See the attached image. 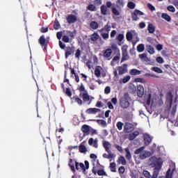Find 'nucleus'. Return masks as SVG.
<instances>
[{
    "label": "nucleus",
    "mask_w": 178,
    "mask_h": 178,
    "mask_svg": "<svg viewBox=\"0 0 178 178\" xmlns=\"http://www.w3.org/2000/svg\"><path fill=\"white\" fill-rule=\"evenodd\" d=\"M177 111V104H175L173 107H172V110H171V115H172V116H175V115H176V111Z\"/></svg>",
    "instance_id": "nucleus-52"
},
{
    "label": "nucleus",
    "mask_w": 178,
    "mask_h": 178,
    "mask_svg": "<svg viewBox=\"0 0 178 178\" xmlns=\"http://www.w3.org/2000/svg\"><path fill=\"white\" fill-rule=\"evenodd\" d=\"M111 49L117 52V54H120V50L118 49V45L115 43L111 45Z\"/></svg>",
    "instance_id": "nucleus-42"
},
{
    "label": "nucleus",
    "mask_w": 178,
    "mask_h": 178,
    "mask_svg": "<svg viewBox=\"0 0 178 178\" xmlns=\"http://www.w3.org/2000/svg\"><path fill=\"white\" fill-rule=\"evenodd\" d=\"M104 94L108 95V94H111V86H106L104 89Z\"/></svg>",
    "instance_id": "nucleus-63"
},
{
    "label": "nucleus",
    "mask_w": 178,
    "mask_h": 178,
    "mask_svg": "<svg viewBox=\"0 0 178 178\" xmlns=\"http://www.w3.org/2000/svg\"><path fill=\"white\" fill-rule=\"evenodd\" d=\"M152 70H153V72H155L156 73H159V74L163 73V70H162V69H161V68H159L158 67H152Z\"/></svg>",
    "instance_id": "nucleus-41"
},
{
    "label": "nucleus",
    "mask_w": 178,
    "mask_h": 178,
    "mask_svg": "<svg viewBox=\"0 0 178 178\" xmlns=\"http://www.w3.org/2000/svg\"><path fill=\"white\" fill-rule=\"evenodd\" d=\"M90 129H91V127L87 124H83L81 127V131H83L84 137L90 134Z\"/></svg>",
    "instance_id": "nucleus-10"
},
{
    "label": "nucleus",
    "mask_w": 178,
    "mask_h": 178,
    "mask_svg": "<svg viewBox=\"0 0 178 178\" xmlns=\"http://www.w3.org/2000/svg\"><path fill=\"white\" fill-rule=\"evenodd\" d=\"M38 42L40 45L42 47V48H43L44 50L48 48V44L49 42L47 40V39L45 38V35H41L38 40Z\"/></svg>",
    "instance_id": "nucleus-4"
},
{
    "label": "nucleus",
    "mask_w": 178,
    "mask_h": 178,
    "mask_svg": "<svg viewBox=\"0 0 178 178\" xmlns=\"http://www.w3.org/2000/svg\"><path fill=\"white\" fill-rule=\"evenodd\" d=\"M130 79H131V76H124L122 79V81L123 83V84H126V83H129V81H130Z\"/></svg>",
    "instance_id": "nucleus-46"
},
{
    "label": "nucleus",
    "mask_w": 178,
    "mask_h": 178,
    "mask_svg": "<svg viewBox=\"0 0 178 178\" xmlns=\"http://www.w3.org/2000/svg\"><path fill=\"white\" fill-rule=\"evenodd\" d=\"M99 38V35L97 33H94L91 35V41H97Z\"/></svg>",
    "instance_id": "nucleus-34"
},
{
    "label": "nucleus",
    "mask_w": 178,
    "mask_h": 178,
    "mask_svg": "<svg viewBox=\"0 0 178 178\" xmlns=\"http://www.w3.org/2000/svg\"><path fill=\"white\" fill-rule=\"evenodd\" d=\"M173 98L174 96L172 91L168 92L166 95V104L168 108H172V105H173Z\"/></svg>",
    "instance_id": "nucleus-5"
},
{
    "label": "nucleus",
    "mask_w": 178,
    "mask_h": 178,
    "mask_svg": "<svg viewBox=\"0 0 178 178\" xmlns=\"http://www.w3.org/2000/svg\"><path fill=\"white\" fill-rule=\"evenodd\" d=\"M90 27L92 29V30H97V29L99 27V25L98 24V22L95 21H92L90 24Z\"/></svg>",
    "instance_id": "nucleus-29"
},
{
    "label": "nucleus",
    "mask_w": 178,
    "mask_h": 178,
    "mask_svg": "<svg viewBox=\"0 0 178 178\" xmlns=\"http://www.w3.org/2000/svg\"><path fill=\"white\" fill-rule=\"evenodd\" d=\"M62 41L67 44L68 42H70V38H69V36L64 35H63Z\"/></svg>",
    "instance_id": "nucleus-49"
},
{
    "label": "nucleus",
    "mask_w": 178,
    "mask_h": 178,
    "mask_svg": "<svg viewBox=\"0 0 178 178\" xmlns=\"http://www.w3.org/2000/svg\"><path fill=\"white\" fill-rule=\"evenodd\" d=\"M147 30L149 34H154V33H155V27L154 24H149L147 26Z\"/></svg>",
    "instance_id": "nucleus-28"
},
{
    "label": "nucleus",
    "mask_w": 178,
    "mask_h": 178,
    "mask_svg": "<svg viewBox=\"0 0 178 178\" xmlns=\"http://www.w3.org/2000/svg\"><path fill=\"white\" fill-rule=\"evenodd\" d=\"M82 98L83 102H88V101H90V95H88V93H83L82 95Z\"/></svg>",
    "instance_id": "nucleus-36"
},
{
    "label": "nucleus",
    "mask_w": 178,
    "mask_h": 178,
    "mask_svg": "<svg viewBox=\"0 0 178 178\" xmlns=\"http://www.w3.org/2000/svg\"><path fill=\"white\" fill-rule=\"evenodd\" d=\"M131 178H138V174L137 171L132 172L131 174Z\"/></svg>",
    "instance_id": "nucleus-64"
},
{
    "label": "nucleus",
    "mask_w": 178,
    "mask_h": 178,
    "mask_svg": "<svg viewBox=\"0 0 178 178\" xmlns=\"http://www.w3.org/2000/svg\"><path fill=\"white\" fill-rule=\"evenodd\" d=\"M112 13L115 16H120V13L119 12V10L116 9V8H112Z\"/></svg>",
    "instance_id": "nucleus-51"
},
{
    "label": "nucleus",
    "mask_w": 178,
    "mask_h": 178,
    "mask_svg": "<svg viewBox=\"0 0 178 178\" xmlns=\"http://www.w3.org/2000/svg\"><path fill=\"white\" fill-rule=\"evenodd\" d=\"M103 147L105 149L106 152H111V149H109L111 147V145L109 142H108L106 140L104 141L103 142Z\"/></svg>",
    "instance_id": "nucleus-17"
},
{
    "label": "nucleus",
    "mask_w": 178,
    "mask_h": 178,
    "mask_svg": "<svg viewBox=\"0 0 178 178\" xmlns=\"http://www.w3.org/2000/svg\"><path fill=\"white\" fill-rule=\"evenodd\" d=\"M54 30H59L60 29V24L59 23V21L58 19H55L54 21Z\"/></svg>",
    "instance_id": "nucleus-33"
},
{
    "label": "nucleus",
    "mask_w": 178,
    "mask_h": 178,
    "mask_svg": "<svg viewBox=\"0 0 178 178\" xmlns=\"http://www.w3.org/2000/svg\"><path fill=\"white\" fill-rule=\"evenodd\" d=\"M140 132H138V131H135L133 133L130 134L129 135V140L130 141H133V140H134V138H136L138 136H139Z\"/></svg>",
    "instance_id": "nucleus-18"
},
{
    "label": "nucleus",
    "mask_w": 178,
    "mask_h": 178,
    "mask_svg": "<svg viewBox=\"0 0 178 178\" xmlns=\"http://www.w3.org/2000/svg\"><path fill=\"white\" fill-rule=\"evenodd\" d=\"M123 126H124V124L120 121L118 122L116 124L117 129L120 131L123 129Z\"/></svg>",
    "instance_id": "nucleus-44"
},
{
    "label": "nucleus",
    "mask_w": 178,
    "mask_h": 178,
    "mask_svg": "<svg viewBox=\"0 0 178 178\" xmlns=\"http://www.w3.org/2000/svg\"><path fill=\"white\" fill-rule=\"evenodd\" d=\"M125 152L127 153L125 155L126 159H127V161H130V159H131V153L130 152V149H129V147L125 148Z\"/></svg>",
    "instance_id": "nucleus-30"
},
{
    "label": "nucleus",
    "mask_w": 178,
    "mask_h": 178,
    "mask_svg": "<svg viewBox=\"0 0 178 178\" xmlns=\"http://www.w3.org/2000/svg\"><path fill=\"white\" fill-rule=\"evenodd\" d=\"M126 37H127V41H131V40H133V33L128 32L127 33Z\"/></svg>",
    "instance_id": "nucleus-54"
},
{
    "label": "nucleus",
    "mask_w": 178,
    "mask_h": 178,
    "mask_svg": "<svg viewBox=\"0 0 178 178\" xmlns=\"http://www.w3.org/2000/svg\"><path fill=\"white\" fill-rule=\"evenodd\" d=\"M134 81L135 83H141L142 84L147 83V81L144 78H136Z\"/></svg>",
    "instance_id": "nucleus-37"
},
{
    "label": "nucleus",
    "mask_w": 178,
    "mask_h": 178,
    "mask_svg": "<svg viewBox=\"0 0 178 178\" xmlns=\"http://www.w3.org/2000/svg\"><path fill=\"white\" fill-rule=\"evenodd\" d=\"M120 60V53H118L117 56H114L111 62V66H115L116 63H119Z\"/></svg>",
    "instance_id": "nucleus-15"
},
{
    "label": "nucleus",
    "mask_w": 178,
    "mask_h": 178,
    "mask_svg": "<svg viewBox=\"0 0 178 178\" xmlns=\"http://www.w3.org/2000/svg\"><path fill=\"white\" fill-rule=\"evenodd\" d=\"M130 101H131V97L129 92H125L124 95L120 99V106L122 109H127L130 106Z\"/></svg>",
    "instance_id": "nucleus-1"
},
{
    "label": "nucleus",
    "mask_w": 178,
    "mask_h": 178,
    "mask_svg": "<svg viewBox=\"0 0 178 178\" xmlns=\"http://www.w3.org/2000/svg\"><path fill=\"white\" fill-rule=\"evenodd\" d=\"M117 162H118V163H121V165H126V163H126V159L123 156H120L118 158Z\"/></svg>",
    "instance_id": "nucleus-32"
},
{
    "label": "nucleus",
    "mask_w": 178,
    "mask_h": 178,
    "mask_svg": "<svg viewBox=\"0 0 178 178\" xmlns=\"http://www.w3.org/2000/svg\"><path fill=\"white\" fill-rule=\"evenodd\" d=\"M56 37L58 40H62V37H63V31H58L56 33Z\"/></svg>",
    "instance_id": "nucleus-61"
},
{
    "label": "nucleus",
    "mask_w": 178,
    "mask_h": 178,
    "mask_svg": "<svg viewBox=\"0 0 178 178\" xmlns=\"http://www.w3.org/2000/svg\"><path fill=\"white\" fill-rule=\"evenodd\" d=\"M117 40L120 42H122L123 41V40H124V35L120 33L118 35Z\"/></svg>",
    "instance_id": "nucleus-56"
},
{
    "label": "nucleus",
    "mask_w": 178,
    "mask_h": 178,
    "mask_svg": "<svg viewBox=\"0 0 178 178\" xmlns=\"http://www.w3.org/2000/svg\"><path fill=\"white\" fill-rule=\"evenodd\" d=\"M136 92L139 98H143V97L144 96V86H143L142 85H138Z\"/></svg>",
    "instance_id": "nucleus-9"
},
{
    "label": "nucleus",
    "mask_w": 178,
    "mask_h": 178,
    "mask_svg": "<svg viewBox=\"0 0 178 178\" xmlns=\"http://www.w3.org/2000/svg\"><path fill=\"white\" fill-rule=\"evenodd\" d=\"M134 130V125L130 122H126L124 126V133H131Z\"/></svg>",
    "instance_id": "nucleus-7"
},
{
    "label": "nucleus",
    "mask_w": 178,
    "mask_h": 178,
    "mask_svg": "<svg viewBox=\"0 0 178 178\" xmlns=\"http://www.w3.org/2000/svg\"><path fill=\"white\" fill-rule=\"evenodd\" d=\"M102 52H103V56L104 58H111L112 55V49H107Z\"/></svg>",
    "instance_id": "nucleus-19"
},
{
    "label": "nucleus",
    "mask_w": 178,
    "mask_h": 178,
    "mask_svg": "<svg viewBox=\"0 0 178 178\" xmlns=\"http://www.w3.org/2000/svg\"><path fill=\"white\" fill-rule=\"evenodd\" d=\"M76 30H74V31H67V34H69V35H70V38H71V40H74V36L76 35Z\"/></svg>",
    "instance_id": "nucleus-48"
},
{
    "label": "nucleus",
    "mask_w": 178,
    "mask_h": 178,
    "mask_svg": "<svg viewBox=\"0 0 178 178\" xmlns=\"http://www.w3.org/2000/svg\"><path fill=\"white\" fill-rule=\"evenodd\" d=\"M129 74L131 76H138L141 74V71L137 69H132L130 70Z\"/></svg>",
    "instance_id": "nucleus-25"
},
{
    "label": "nucleus",
    "mask_w": 178,
    "mask_h": 178,
    "mask_svg": "<svg viewBox=\"0 0 178 178\" xmlns=\"http://www.w3.org/2000/svg\"><path fill=\"white\" fill-rule=\"evenodd\" d=\"M86 9L90 12H97V6H95L94 4H89Z\"/></svg>",
    "instance_id": "nucleus-31"
},
{
    "label": "nucleus",
    "mask_w": 178,
    "mask_h": 178,
    "mask_svg": "<svg viewBox=\"0 0 178 178\" xmlns=\"http://www.w3.org/2000/svg\"><path fill=\"white\" fill-rule=\"evenodd\" d=\"M170 172H172V170L169 168L166 172L165 177L160 176L159 178H172V174H170Z\"/></svg>",
    "instance_id": "nucleus-35"
},
{
    "label": "nucleus",
    "mask_w": 178,
    "mask_h": 178,
    "mask_svg": "<svg viewBox=\"0 0 178 178\" xmlns=\"http://www.w3.org/2000/svg\"><path fill=\"white\" fill-rule=\"evenodd\" d=\"M168 10H169V12H172V13H175V12H176V8L173 6H168L167 7Z\"/></svg>",
    "instance_id": "nucleus-60"
},
{
    "label": "nucleus",
    "mask_w": 178,
    "mask_h": 178,
    "mask_svg": "<svg viewBox=\"0 0 178 178\" xmlns=\"http://www.w3.org/2000/svg\"><path fill=\"white\" fill-rule=\"evenodd\" d=\"M161 17L164 19V20H166V22H170V20H172V18L167 13H163Z\"/></svg>",
    "instance_id": "nucleus-38"
},
{
    "label": "nucleus",
    "mask_w": 178,
    "mask_h": 178,
    "mask_svg": "<svg viewBox=\"0 0 178 178\" xmlns=\"http://www.w3.org/2000/svg\"><path fill=\"white\" fill-rule=\"evenodd\" d=\"M111 29L112 26L111 24H109V22H108L107 24L99 31V33H101L100 35L104 41L109 40V31H111Z\"/></svg>",
    "instance_id": "nucleus-2"
},
{
    "label": "nucleus",
    "mask_w": 178,
    "mask_h": 178,
    "mask_svg": "<svg viewBox=\"0 0 178 178\" xmlns=\"http://www.w3.org/2000/svg\"><path fill=\"white\" fill-rule=\"evenodd\" d=\"M162 161H161L160 159H158V160L154 163V169L156 170H161V169H162Z\"/></svg>",
    "instance_id": "nucleus-16"
},
{
    "label": "nucleus",
    "mask_w": 178,
    "mask_h": 178,
    "mask_svg": "<svg viewBox=\"0 0 178 178\" xmlns=\"http://www.w3.org/2000/svg\"><path fill=\"white\" fill-rule=\"evenodd\" d=\"M149 156H150L149 152L145 151L140 153L139 158L140 159H146V158H149Z\"/></svg>",
    "instance_id": "nucleus-23"
},
{
    "label": "nucleus",
    "mask_w": 178,
    "mask_h": 178,
    "mask_svg": "<svg viewBox=\"0 0 178 178\" xmlns=\"http://www.w3.org/2000/svg\"><path fill=\"white\" fill-rule=\"evenodd\" d=\"M143 140L145 141V145H149V144H151L152 142V138L147 134L143 135Z\"/></svg>",
    "instance_id": "nucleus-14"
},
{
    "label": "nucleus",
    "mask_w": 178,
    "mask_h": 178,
    "mask_svg": "<svg viewBox=\"0 0 178 178\" xmlns=\"http://www.w3.org/2000/svg\"><path fill=\"white\" fill-rule=\"evenodd\" d=\"M98 176H106V172L104 170H97Z\"/></svg>",
    "instance_id": "nucleus-59"
},
{
    "label": "nucleus",
    "mask_w": 178,
    "mask_h": 178,
    "mask_svg": "<svg viewBox=\"0 0 178 178\" xmlns=\"http://www.w3.org/2000/svg\"><path fill=\"white\" fill-rule=\"evenodd\" d=\"M79 152H81V154H86V152H87V147H86V145H83V143H81L79 146Z\"/></svg>",
    "instance_id": "nucleus-27"
},
{
    "label": "nucleus",
    "mask_w": 178,
    "mask_h": 178,
    "mask_svg": "<svg viewBox=\"0 0 178 178\" xmlns=\"http://www.w3.org/2000/svg\"><path fill=\"white\" fill-rule=\"evenodd\" d=\"M118 8H123L124 6V1L123 0H117Z\"/></svg>",
    "instance_id": "nucleus-45"
},
{
    "label": "nucleus",
    "mask_w": 178,
    "mask_h": 178,
    "mask_svg": "<svg viewBox=\"0 0 178 178\" xmlns=\"http://www.w3.org/2000/svg\"><path fill=\"white\" fill-rule=\"evenodd\" d=\"M81 56V50H80V49H78L76 51V53H75V58H76V59H78V60H79Z\"/></svg>",
    "instance_id": "nucleus-47"
},
{
    "label": "nucleus",
    "mask_w": 178,
    "mask_h": 178,
    "mask_svg": "<svg viewBox=\"0 0 178 178\" xmlns=\"http://www.w3.org/2000/svg\"><path fill=\"white\" fill-rule=\"evenodd\" d=\"M159 175V170L154 169L152 178H158Z\"/></svg>",
    "instance_id": "nucleus-53"
},
{
    "label": "nucleus",
    "mask_w": 178,
    "mask_h": 178,
    "mask_svg": "<svg viewBox=\"0 0 178 178\" xmlns=\"http://www.w3.org/2000/svg\"><path fill=\"white\" fill-rule=\"evenodd\" d=\"M67 22L69 24L76 23V22H77V17H76L74 15H70L67 17Z\"/></svg>",
    "instance_id": "nucleus-12"
},
{
    "label": "nucleus",
    "mask_w": 178,
    "mask_h": 178,
    "mask_svg": "<svg viewBox=\"0 0 178 178\" xmlns=\"http://www.w3.org/2000/svg\"><path fill=\"white\" fill-rule=\"evenodd\" d=\"M143 175L146 178H151V174L147 170H144Z\"/></svg>",
    "instance_id": "nucleus-57"
},
{
    "label": "nucleus",
    "mask_w": 178,
    "mask_h": 178,
    "mask_svg": "<svg viewBox=\"0 0 178 178\" xmlns=\"http://www.w3.org/2000/svg\"><path fill=\"white\" fill-rule=\"evenodd\" d=\"M67 51H65V59H67V58H69V56L70 55H72V54H74V49H73V47H67Z\"/></svg>",
    "instance_id": "nucleus-21"
},
{
    "label": "nucleus",
    "mask_w": 178,
    "mask_h": 178,
    "mask_svg": "<svg viewBox=\"0 0 178 178\" xmlns=\"http://www.w3.org/2000/svg\"><path fill=\"white\" fill-rule=\"evenodd\" d=\"M127 6L129 9H134V8H136V3H134L133 1H129Z\"/></svg>",
    "instance_id": "nucleus-55"
},
{
    "label": "nucleus",
    "mask_w": 178,
    "mask_h": 178,
    "mask_svg": "<svg viewBox=\"0 0 178 178\" xmlns=\"http://www.w3.org/2000/svg\"><path fill=\"white\" fill-rule=\"evenodd\" d=\"M98 112H101V109L97 108H90L86 110V113L88 115H96Z\"/></svg>",
    "instance_id": "nucleus-13"
},
{
    "label": "nucleus",
    "mask_w": 178,
    "mask_h": 178,
    "mask_svg": "<svg viewBox=\"0 0 178 178\" xmlns=\"http://www.w3.org/2000/svg\"><path fill=\"white\" fill-rule=\"evenodd\" d=\"M101 14L104 16H106L108 15V8L105 5H102L100 7Z\"/></svg>",
    "instance_id": "nucleus-24"
},
{
    "label": "nucleus",
    "mask_w": 178,
    "mask_h": 178,
    "mask_svg": "<svg viewBox=\"0 0 178 178\" xmlns=\"http://www.w3.org/2000/svg\"><path fill=\"white\" fill-rule=\"evenodd\" d=\"M118 74L120 76H122V74H124L125 73H127V64H123L122 66H119L118 67Z\"/></svg>",
    "instance_id": "nucleus-8"
},
{
    "label": "nucleus",
    "mask_w": 178,
    "mask_h": 178,
    "mask_svg": "<svg viewBox=\"0 0 178 178\" xmlns=\"http://www.w3.org/2000/svg\"><path fill=\"white\" fill-rule=\"evenodd\" d=\"M88 143L89 145L94 147V148H98V138L94 140L93 138H90Z\"/></svg>",
    "instance_id": "nucleus-11"
},
{
    "label": "nucleus",
    "mask_w": 178,
    "mask_h": 178,
    "mask_svg": "<svg viewBox=\"0 0 178 178\" xmlns=\"http://www.w3.org/2000/svg\"><path fill=\"white\" fill-rule=\"evenodd\" d=\"M97 123L102 126H104V127H106V121L104 120H97Z\"/></svg>",
    "instance_id": "nucleus-58"
},
{
    "label": "nucleus",
    "mask_w": 178,
    "mask_h": 178,
    "mask_svg": "<svg viewBox=\"0 0 178 178\" xmlns=\"http://www.w3.org/2000/svg\"><path fill=\"white\" fill-rule=\"evenodd\" d=\"M110 169L111 172H116V163H110Z\"/></svg>",
    "instance_id": "nucleus-39"
},
{
    "label": "nucleus",
    "mask_w": 178,
    "mask_h": 178,
    "mask_svg": "<svg viewBox=\"0 0 178 178\" xmlns=\"http://www.w3.org/2000/svg\"><path fill=\"white\" fill-rule=\"evenodd\" d=\"M79 165L82 169V170H83L84 172H86V169L88 170L90 168V163L88 162V161H85V165H84V163H79V162L75 161V168H76V170H79V169H80V168H79Z\"/></svg>",
    "instance_id": "nucleus-3"
},
{
    "label": "nucleus",
    "mask_w": 178,
    "mask_h": 178,
    "mask_svg": "<svg viewBox=\"0 0 178 178\" xmlns=\"http://www.w3.org/2000/svg\"><path fill=\"white\" fill-rule=\"evenodd\" d=\"M145 147H141L138 149H137L135 152H134V154L136 155H138V154H140V155L144 152V149H145Z\"/></svg>",
    "instance_id": "nucleus-43"
},
{
    "label": "nucleus",
    "mask_w": 178,
    "mask_h": 178,
    "mask_svg": "<svg viewBox=\"0 0 178 178\" xmlns=\"http://www.w3.org/2000/svg\"><path fill=\"white\" fill-rule=\"evenodd\" d=\"M131 17L134 22H137V20H138V17L136 15L134 11L131 13Z\"/></svg>",
    "instance_id": "nucleus-62"
},
{
    "label": "nucleus",
    "mask_w": 178,
    "mask_h": 178,
    "mask_svg": "<svg viewBox=\"0 0 178 178\" xmlns=\"http://www.w3.org/2000/svg\"><path fill=\"white\" fill-rule=\"evenodd\" d=\"M108 154L106 153L103 154V158L106 159H112L113 158H115V154L112 153V152H108Z\"/></svg>",
    "instance_id": "nucleus-26"
},
{
    "label": "nucleus",
    "mask_w": 178,
    "mask_h": 178,
    "mask_svg": "<svg viewBox=\"0 0 178 178\" xmlns=\"http://www.w3.org/2000/svg\"><path fill=\"white\" fill-rule=\"evenodd\" d=\"M122 58L121 59V63L126 60H129L130 56H129V53L127 52V46H122Z\"/></svg>",
    "instance_id": "nucleus-6"
},
{
    "label": "nucleus",
    "mask_w": 178,
    "mask_h": 178,
    "mask_svg": "<svg viewBox=\"0 0 178 178\" xmlns=\"http://www.w3.org/2000/svg\"><path fill=\"white\" fill-rule=\"evenodd\" d=\"M145 47H144V44H140L137 46V51L138 52H143Z\"/></svg>",
    "instance_id": "nucleus-40"
},
{
    "label": "nucleus",
    "mask_w": 178,
    "mask_h": 178,
    "mask_svg": "<svg viewBox=\"0 0 178 178\" xmlns=\"http://www.w3.org/2000/svg\"><path fill=\"white\" fill-rule=\"evenodd\" d=\"M101 70H102V67L97 65L95 69V76L96 77H101Z\"/></svg>",
    "instance_id": "nucleus-20"
},
{
    "label": "nucleus",
    "mask_w": 178,
    "mask_h": 178,
    "mask_svg": "<svg viewBox=\"0 0 178 178\" xmlns=\"http://www.w3.org/2000/svg\"><path fill=\"white\" fill-rule=\"evenodd\" d=\"M146 50L150 55H154L155 54V49H154V47H152V45H146Z\"/></svg>",
    "instance_id": "nucleus-22"
},
{
    "label": "nucleus",
    "mask_w": 178,
    "mask_h": 178,
    "mask_svg": "<svg viewBox=\"0 0 178 178\" xmlns=\"http://www.w3.org/2000/svg\"><path fill=\"white\" fill-rule=\"evenodd\" d=\"M74 98V101L75 102H76V104H78V105L81 106L83 105V100H81V99H80L79 97H75Z\"/></svg>",
    "instance_id": "nucleus-50"
}]
</instances>
